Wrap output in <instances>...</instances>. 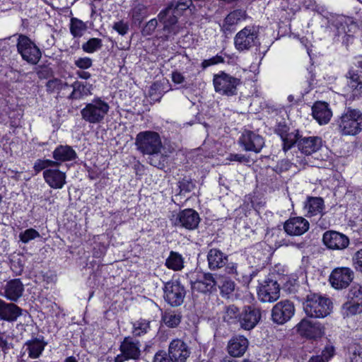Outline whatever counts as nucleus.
<instances>
[{
    "label": "nucleus",
    "instance_id": "obj_1",
    "mask_svg": "<svg viewBox=\"0 0 362 362\" xmlns=\"http://www.w3.org/2000/svg\"><path fill=\"white\" fill-rule=\"evenodd\" d=\"M178 13V9L171 5L162 10L158 15V21L163 25L158 37L161 40H173L174 37L183 29V23L177 19Z\"/></svg>",
    "mask_w": 362,
    "mask_h": 362
},
{
    "label": "nucleus",
    "instance_id": "obj_2",
    "mask_svg": "<svg viewBox=\"0 0 362 362\" xmlns=\"http://www.w3.org/2000/svg\"><path fill=\"white\" fill-rule=\"evenodd\" d=\"M134 145L138 151L143 155L158 156L163 149L160 135L155 131L146 130L138 133Z\"/></svg>",
    "mask_w": 362,
    "mask_h": 362
},
{
    "label": "nucleus",
    "instance_id": "obj_3",
    "mask_svg": "<svg viewBox=\"0 0 362 362\" xmlns=\"http://www.w3.org/2000/svg\"><path fill=\"white\" fill-rule=\"evenodd\" d=\"M332 308L333 304L329 298L316 293L308 295L303 303V310L307 317H327Z\"/></svg>",
    "mask_w": 362,
    "mask_h": 362
},
{
    "label": "nucleus",
    "instance_id": "obj_4",
    "mask_svg": "<svg viewBox=\"0 0 362 362\" xmlns=\"http://www.w3.org/2000/svg\"><path fill=\"white\" fill-rule=\"evenodd\" d=\"M339 128L342 134L356 135L362 129V112L348 107L339 120Z\"/></svg>",
    "mask_w": 362,
    "mask_h": 362
},
{
    "label": "nucleus",
    "instance_id": "obj_5",
    "mask_svg": "<svg viewBox=\"0 0 362 362\" xmlns=\"http://www.w3.org/2000/svg\"><path fill=\"white\" fill-rule=\"evenodd\" d=\"M192 290L194 292L207 293L217 286L221 289L223 296L225 293V286L226 285V277L223 274H215V277L211 274H203L198 279H190Z\"/></svg>",
    "mask_w": 362,
    "mask_h": 362
},
{
    "label": "nucleus",
    "instance_id": "obj_6",
    "mask_svg": "<svg viewBox=\"0 0 362 362\" xmlns=\"http://www.w3.org/2000/svg\"><path fill=\"white\" fill-rule=\"evenodd\" d=\"M15 36H18L16 47L22 59L31 64H37L42 57L40 48L25 35L16 34Z\"/></svg>",
    "mask_w": 362,
    "mask_h": 362
},
{
    "label": "nucleus",
    "instance_id": "obj_7",
    "mask_svg": "<svg viewBox=\"0 0 362 362\" xmlns=\"http://www.w3.org/2000/svg\"><path fill=\"white\" fill-rule=\"evenodd\" d=\"M110 109L108 103L100 98L93 99L81 110L82 118L92 124L99 123L103 120Z\"/></svg>",
    "mask_w": 362,
    "mask_h": 362
},
{
    "label": "nucleus",
    "instance_id": "obj_8",
    "mask_svg": "<svg viewBox=\"0 0 362 362\" xmlns=\"http://www.w3.org/2000/svg\"><path fill=\"white\" fill-rule=\"evenodd\" d=\"M259 299L262 302H274L280 296V286L276 279V274H270L257 288Z\"/></svg>",
    "mask_w": 362,
    "mask_h": 362
},
{
    "label": "nucleus",
    "instance_id": "obj_9",
    "mask_svg": "<svg viewBox=\"0 0 362 362\" xmlns=\"http://www.w3.org/2000/svg\"><path fill=\"white\" fill-rule=\"evenodd\" d=\"M140 342L132 337H125L121 341L118 354L114 362H124L129 360H138L141 356Z\"/></svg>",
    "mask_w": 362,
    "mask_h": 362
},
{
    "label": "nucleus",
    "instance_id": "obj_10",
    "mask_svg": "<svg viewBox=\"0 0 362 362\" xmlns=\"http://www.w3.org/2000/svg\"><path fill=\"white\" fill-rule=\"evenodd\" d=\"M297 333L308 340H317L325 335V327L318 322H313L308 318H303L296 326Z\"/></svg>",
    "mask_w": 362,
    "mask_h": 362
},
{
    "label": "nucleus",
    "instance_id": "obj_11",
    "mask_svg": "<svg viewBox=\"0 0 362 362\" xmlns=\"http://www.w3.org/2000/svg\"><path fill=\"white\" fill-rule=\"evenodd\" d=\"M234 44L237 49L243 51L253 46L260 45L257 31L254 27L247 26L239 31L235 38Z\"/></svg>",
    "mask_w": 362,
    "mask_h": 362
},
{
    "label": "nucleus",
    "instance_id": "obj_12",
    "mask_svg": "<svg viewBox=\"0 0 362 362\" xmlns=\"http://www.w3.org/2000/svg\"><path fill=\"white\" fill-rule=\"evenodd\" d=\"M172 221L175 226L192 230L198 227L200 218L195 210L186 209L174 215Z\"/></svg>",
    "mask_w": 362,
    "mask_h": 362
},
{
    "label": "nucleus",
    "instance_id": "obj_13",
    "mask_svg": "<svg viewBox=\"0 0 362 362\" xmlns=\"http://www.w3.org/2000/svg\"><path fill=\"white\" fill-rule=\"evenodd\" d=\"M163 292L165 301L173 306L181 305L186 293L184 286L178 281L166 282Z\"/></svg>",
    "mask_w": 362,
    "mask_h": 362
},
{
    "label": "nucleus",
    "instance_id": "obj_14",
    "mask_svg": "<svg viewBox=\"0 0 362 362\" xmlns=\"http://www.w3.org/2000/svg\"><path fill=\"white\" fill-rule=\"evenodd\" d=\"M354 272L348 267H339L334 269L329 278L332 286L336 289L347 288L353 281Z\"/></svg>",
    "mask_w": 362,
    "mask_h": 362
},
{
    "label": "nucleus",
    "instance_id": "obj_15",
    "mask_svg": "<svg viewBox=\"0 0 362 362\" xmlns=\"http://www.w3.org/2000/svg\"><path fill=\"white\" fill-rule=\"evenodd\" d=\"M239 144L247 151L259 153L264 145L262 136L250 130H245L238 140Z\"/></svg>",
    "mask_w": 362,
    "mask_h": 362
},
{
    "label": "nucleus",
    "instance_id": "obj_16",
    "mask_svg": "<svg viewBox=\"0 0 362 362\" xmlns=\"http://www.w3.org/2000/svg\"><path fill=\"white\" fill-rule=\"evenodd\" d=\"M324 245L330 250H344L349 246V238L336 230H327L322 236Z\"/></svg>",
    "mask_w": 362,
    "mask_h": 362
},
{
    "label": "nucleus",
    "instance_id": "obj_17",
    "mask_svg": "<svg viewBox=\"0 0 362 362\" xmlns=\"http://www.w3.org/2000/svg\"><path fill=\"white\" fill-rule=\"evenodd\" d=\"M191 354L187 344L182 339H173L168 346L169 357L173 362H186Z\"/></svg>",
    "mask_w": 362,
    "mask_h": 362
},
{
    "label": "nucleus",
    "instance_id": "obj_18",
    "mask_svg": "<svg viewBox=\"0 0 362 362\" xmlns=\"http://www.w3.org/2000/svg\"><path fill=\"white\" fill-rule=\"evenodd\" d=\"M234 228L242 236L250 237L254 233L255 230L250 225V220L246 214V206H240L235 211Z\"/></svg>",
    "mask_w": 362,
    "mask_h": 362
},
{
    "label": "nucleus",
    "instance_id": "obj_19",
    "mask_svg": "<svg viewBox=\"0 0 362 362\" xmlns=\"http://www.w3.org/2000/svg\"><path fill=\"white\" fill-rule=\"evenodd\" d=\"M309 222L301 216L290 218L287 220L284 228L285 232L290 235H301L308 230Z\"/></svg>",
    "mask_w": 362,
    "mask_h": 362
},
{
    "label": "nucleus",
    "instance_id": "obj_20",
    "mask_svg": "<svg viewBox=\"0 0 362 362\" xmlns=\"http://www.w3.org/2000/svg\"><path fill=\"white\" fill-rule=\"evenodd\" d=\"M45 182L52 189H62L66 184V175L64 172L55 168H49L43 171Z\"/></svg>",
    "mask_w": 362,
    "mask_h": 362
},
{
    "label": "nucleus",
    "instance_id": "obj_21",
    "mask_svg": "<svg viewBox=\"0 0 362 362\" xmlns=\"http://www.w3.org/2000/svg\"><path fill=\"white\" fill-rule=\"evenodd\" d=\"M47 343L44 340L43 337L41 338L35 337L28 340L23 345L21 353L23 355L25 352H28V356L30 358H38L43 351Z\"/></svg>",
    "mask_w": 362,
    "mask_h": 362
},
{
    "label": "nucleus",
    "instance_id": "obj_22",
    "mask_svg": "<svg viewBox=\"0 0 362 362\" xmlns=\"http://www.w3.org/2000/svg\"><path fill=\"white\" fill-rule=\"evenodd\" d=\"M2 296L11 301L18 300L24 292V285L19 279H11L4 286Z\"/></svg>",
    "mask_w": 362,
    "mask_h": 362
},
{
    "label": "nucleus",
    "instance_id": "obj_23",
    "mask_svg": "<svg viewBox=\"0 0 362 362\" xmlns=\"http://www.w3.org/2000/svg\"><path fill=\"white\" fill-rule=\"evenodd\" d=\"M328 23L331 29H333V31L335 32V37H339L340 36H342L343 42H345L344 38L346 39V41L348 42L349 38L353 37V35L348 33L350 32V30L349 29V24L347 21L344 17H333L328 21Z\"/></svg>",
    "mask_w": 362,
    "mask_h": 362
},
{
    "label": "nucleus",
    "instance_id": "obj_24",
    "mask_svg": "<svg viewBox=\"0 0 362 362\" xmlns=\"http://www.w3.org/2000/svg\"><path fill=\"white\" fill-rule=\"evenodd\" d=\"M54 161H57V168L62 163L72 161L77 157L76 152L73 148L68 145L58 146L52 153Z\"/></svg>",
    "mask_w": 362,
    "mask_h": 362
},
{
    "label": "nucleus",
    "instance_id": "obj_25",
    "mask_svg": "<svg viewBox=\"0 0 362 362\" xmlns=\"http://www.w3.org/2000/svg\"><path fill=\"white\" fill-rule=\"evenodd\" d=\"M349 86L352 89L362 88V56L356 59V67L351 68L346 75Z\"/></svg>",
    "mask_w": 362,
    "mask_h": 362
},
{
    "label": "nucleus",
    "instance_id": "obj_26",
    "mask_svg": "<svg viewBox=\"0 0 362 362\" xmlns=\"http://www.w3.org/2000/svg\"><path fill=\"white\" fill-rule=\"evenodd\" d=\"M312 115L320 124H327L332 117V111L326 102L317 101L312 107Z\"/></svg>",
    "mask_w": 362,
    "mask_h": 362
},
{
    "label": "nucleus",
    "instance_id": "obj_27",
    "mask_svg": "<svg viewBox=\"0 0 362 362\" xmlns=\"http://www.w3.org/2000/svg\"><path fill=\"white\" fill-rule=\"evenodd\" d=\"M248 346V341L243 336L231 339L228 343V353L231 357L238 358L244 354Z\"/></svg>",
    "mask_w": 362,
    "mask_h": 362
},
{
    "label": "nucleus",
    "instance_id": "obj_28",
    "mask_svg": "<svg viewBox=\"0 0 362 362\" xmlns=\"http://www.w3.org/2000/svg\"><path fill=\"white\" fill-rule=\"evenodd\" d=\"M322 141L319 136L302 137L298 141V149L305 155H310L320 149Z\"/></svg>",
    "mask_w": 362,
    "mask_h": 362
},
{
    "label": "nucleus",
    "instance_id": "obj_29",
    "mask_svg": "<svg viewBox=\"0 0 362 362\" xmlns=\"http://www.w3.org/2000/svg\"><path fill=\"white\" fill-rule=\"evenodd\" d=\"M295 308L293 303L289 300H284L276 303L272 310V317H292L294 315Z\"/></svg>",
    "mask_w": 362,
    "mask_h": 362
},
{
    "label": "nucleus",
    "instance_id": "obj_30",
    "mask_svg": "<svg viewBox=\"0 0 362 362\" xmlns=\"http://www.w3.org/2000/svg\"><path fill=\"white\" fill-rule=\"evenodd\" d=\"M305 209L307 210L308 214L310 216L317 214H323L324 209V200L321 197H308L307 201L305 202Z\"/></svg>",
    "mask_w": 362,
    "mask_h": 362
},
{
    "label": "nucleus",
    "instance_id": "obj_31",
    "mask_svg": "<svg viewBox=\"0 0 362 362\" xmlns=\"http://www.w3.org/2000/svg\"><path fill=\"white\" fill-rule=\"evenodd\" d=\"M73 90L69 95V98L72 100H79L85 96L91 95L92 85L84 83L80 81H75L72 83Z\"/></svg>",
    "mask_w": 362,
    "mask_h": 362
},
{
    "label": "nucleus",
    "instance_id": "obj_32",
    "mask_svg": "<svg viewBox=\"0 0 362 362\" xmlns=\"http://www.w3.org/2000/svg\"><path fill=\"white\" fill-rule=\"evenodd\" d=\"M209 266L211 269L221 268L225 265L226 259L223 253L217 249H211L207 255Z\"/></svg>",
    "mask_w": 362,
    "mask_h": 362
},
{
    "label": "nucleus",
    "instance_id": "obj_33",
    "mask_svg": "<svg viewBox=\"0 0 362 362\" xmlns=\"http://www.w3.org/2000/svg\"><path fill=\"white\" fill-rule=\"evenodd\" d=\"M88 27L83 21L73 17L70 19L69 30L70 33L74 38L81 37L86 31Z\"/></svg>",
    "mask_w": 362,
    "mask_h": 362
},
{
    "label": "nucleus",
    "instance_id": "obj_34",
    "mask_svg": "<svg viewBox=\"0 0 362 362\" xmlns=\"http://www.w3.org/2000/svg\"><path fill=\"white\" fill-rule=\"evenodd\" d=\"M165 266L173 271H180L184 267V258L180 253L171 251L165 260Z\"/></svg>",
    "mask_w": 362,
    "mask_h": 362
},
{
    "label": "nucleus",
    "instance_id": "obj_35",
    "mask_svg": "<svg viewBox=\"0 0 362 362\" xmlns=\"http://www.w3.org/2000/svg\"><path fill=\"white\" fill-rule=\"evenodd\" d=\"M22 315V310L16 305L0 300V317H19Z\"/></svg>",
    "mask_w": 362,
    "mask_h": 362
},
{
    "label": "nucleus",
    "instance_id": "obj_36",
    "mask_svg": "<svg viewBox=\"0 0 362 362\" xmlns=\"http://www.w3.org/2000/svg\"><path fill=\"white\" fill-rule=\"evenodd\" d=\"M361 313L362 304H360L359 302L348 300L341 306V314L346 317L359 315Z\"/></svg>",
    "mask_w": 362,
    "mask_h": 362
},
{
    "label": "nucleus",
    "instance_id": "obj_37",
    "mask_svg": "<svg viewBox=\"0 0 362 362\" xmlns=\"http://www.w3.org/2000/svg\"><path fill=\"white\" fill-rule=\"evenodd\" d=\"M300 139H302V136H300L298 130L291 133L288 132L286 136L281 139L283 141V150L286 152L291 149L296 144H297L298 146V141Z\"/></svg>",
    "mask_w": 362,
    "mask_h": 362
},
{
    "label": "nucleus",
    "instance_id": "obj_38",
    "mask_svg": "<svg viewBox=\"0 0 362 362\" xmlns=\"http://www.w3.org/2000/svg\"><path fill=\"white\" fill-rule=\"evenodd\" d=\"M103 47V41L100 38L92 37L87 42H84L81 48L83 51L88 54H93L100 50Z\"/></svg>",
    "mask_w": 362,
    "mask_h": 362
},
{
    "label": "nucleus",
    "instance_id": "obj_39",
    "mask_svg": "<svg viewBox=\"0 0 362 362\" xmlns=\"http://www.w3.org/2000/svg\"><path fill=\"white\" fill-rule=\"evenodd\" d=\"M149 328L150 322L146 319L140 318L139 320L133 323V335L140 337L146 334Z\"/></svg>",
    "mask_w": 362,
    "mask_h": 362
},
{
    "label": "nucleus",
    "instance_id": "obj_40",
    "mask_svg": "<svg viewBox=\"0 0 362 362\" xmlns=\"http://www.w3.org/2000/svg\"><path fill=\"white\" fill-rule=\"evenodd\" d=\"M132 16L135 23H140L148 16L147 7L141 4L136 5L132 10Z\"/></svg>",
    "mask_w": 362,
    "mask_h": 362
},
{
    "label": "nucleus",
    "instance_id": "obj_41",
    "mask_svg": "<svg viewBox=\"0 0 362 362\" xmlns=\"http://www.w3.org/2000/svg\"><path fill=\"white\" fill-rule=\"evenodd\" d=\"M214 86L216 93L221 95L226 94V74L222 72L221 75L214 77Z\"/></svg>",
    "mask_w": 362,
    "mask_h": 362
},
{
    "label": "nucleus",
    "instance_id": "obj_42",
    "mask_svg": "<svg viewBox=\"0 0 362 362\" xmlns=\"http://www.w3.org/2000/svg\"><path fill=\"white\" fill-rule=\"evenodd\" d=\"M247 18L246 11L243 9H236L228 14V26L239 23Z\"/></svg>",
    "mask_w": 362,
    "mask_h": 362
},
{
    "label": "nucleus",
    "instance_id": "obj_43",
    "mask_svg": "<svg viewBox=\"0 0 362 362\" xmlns=\"http://www.w3.org/2000/svg\"><path fill=\"white\" fill-rule=\"evenodd\" d=\"M349 352L351 362H362V342L350 345Z\"/></svg>",
    "mask_w": 362,
    "mask_h": 362
},
{
    "label": "nucleus",
    "instance_id": "obj_44",
    "mask_svg": "<svg viewBox=\"0 0 362 362\" xmlns=\"http://www.w3.org/2000/svg\"><path fill=\"white\" fill-rule=\"evenodd\" d=\"M57 161H54L49 159H37L33 166V169L36 174L40 173L41 170H45L52 167H56Z\"/></svg>",
    "mask_w": 362,
    "mask_h": 362
},
{
    "label": "nucleus",
    "instance_id": "obj_45",
    "mask_svg": "<svg viewBox=\"0 0 362 362\" xmlns=\"http://www.w3.org/2000/svg\"><path fill=\"white\" fill-rule=\"evenodd\" d=\"M347 298L348 300H351L354 302H359L360 304H362V285H353L349 290Z\"/></svg>",
    "mask_w": 362,
    "mask_h": 362
},
{
    "label": "nucleus",
    "instance_id": "obj_46",
    "mask_svg": "<svg viewBox=\"0 0 362 362\" xmlns=\"http://www.w3.org/2000/svg\"><path fill=\"white\" fill-rule=\"evenodd\" d=\"M248 199L250 200L252 208L257 213H259V210L265 206V199L260 194H256L255 192L254 194L250 196Z\"/></svg>",
    "mask_w": 362,
    "mask_h": 362
},
{
    "label": "nucleus",
    "instance_id": "obj_47",
    "mask_svg": "<svg viewBox=\"0 0 362 362\" xmlns=\"http://www.w3.org/2000/svg\"><path fill=\"white\" fill-rule=\"evenodd\" d=\"M40 236L39 232L34 228L26 229L19 234L20 240L23 243H28L30 240H35Z\"/></svg>",
    "mask_w": 362,
    "mask_h": 362
},
{
    "label": "nucleus",
    "instance_id": "obj_48",
    "mask_svg": "<svg viewBox=\"0 0 362 362\" xmlns=\"http://www.w3.org/2000/svg\"><path fill=\"white\" fill-rule=\"evenodd\" d=\"M68 85L62 80L54 78L47 81L46 87L49 92L55 93L64 89Z\"/></svg>",
    "mask_w": 362,
    "mask_h": 362
},
{
    "label": "nucleus",
    "instance_id": "obj_49",
    "mask_svg": "<svg viewBox=\"0 0 362 362\" xmlns=\"http://www.w3.org/2000/svg\"><path fill=\"white\" fill-rule=\"evenodd\" d=\"M277 173L270 169V172L267 173V178L265 179V184L271 189H274L279 188L280 186V181L277 177Z\"/></svg>",
    "mask_w": 362,
    "mask_h": 362
},
{
    "label": "nucleus",
    "instance_id": "obj_50",
    "mask_svg": "<svg viewBox=\"0 0 362 362\" xmlns=\"http://www.w3.org/2000/svg\"><path fill=\"white\" fill-rule=\"evenodd\" d=\"M241 84L238 78L230 76L228 74V96L237 94V87Z\"/></svg>",
    "mask_w": 362,
    "mask_h": 362
},
{
    "label": "nucleus",
    "instance_id": "obj_51",
    "mask_svg": "<svg viewBox=\"0 0 362 362\" xmlns=\"http://www.w3.org/2000/svg\"><path fill=\"white\" fill-rule=\"evenodd\" d=\"M291 166L292 163L289 160L282 159L277 163L274 168L271 169L279 175L281 173L288 170Z\"/></svg>",
    "mask_w": 362,
    "mask_h": 362
},
{
    "label": "nucleus",
    "instance_id": "obj_52",
    "mask_svg": "<svg viewBox=\"0 0 362 362\" xmlns=\"http://www.w3.org/2000/svg\"><path fill=\"white\" fill-rule=\"evenodd\" d=\"M75 66L82 70H86L89 69L93 65V60L90 57H78L74 61Z\"/></svg>",
    "mask_w": 362,
    "mask_h": 362
},
{
    "label": "nucleus",
    "instance_id": "obj_53",
    "mask_svg": "<svg viewBox=\"0 0 362 362\" xmlns=\"http://www.w3.org/2000/svg\"><path fill=\"white\" fill-rule=\"evenodd\" d=\"M240 327L246 330H250L253 329L257 323L259 322L261 318H239Z\"/></svg>",
    "mask_w": 362,
    "mask_h": 362
},
{
    "label": "nucleus",
    "instance_id": "obj_54",
    "mask_svg": "<svg viewBox=\"0 0 362 362\" xmlns=\"http://www.w3.org/2000/svg\"><path fill=\"white\" fill-rule=\"evenodd\" d=\"M242 308L244 313L243 317H262L261 310L253 305L243 306Z\"/></svg>",
    "mask_w": 362,
    "mask_h": 362
},
{
    "label": "nucleus",
    "instance_id": "obj_55",
    "mask_svg": "<svg viewBox=\"0 0 362 362\" xmlns=\"http://www.w3.org/2000/svg\"><path fill=\"white\" fill-rule=\"evenodd\" d=\"M290 128L286 124L285 121H281L277 122L276 124L274 132L280 136L281 139L282 137L286 136V133L289 131Z\"/></svg>",
    "mask_w": 362,
    "mask_h": 362
},
{
    "label": "nucleus",
    "instance_id": "obj_56",
    "mask_svg": "<svg viewBox=\"0 0 362 362\" xmlns=\"http://www.w3.org/2000/svg\"><path fill=\"white\" fill-rule=\"evenodd\" d=\"M158 25V21L156 18L150 20L144 26L142 30L144 35H151L155 31Z\"/></svg>",
    "mask_w": 362,
    "mask_h": 362
},
{
    "label": "nucleus",
    "instance_id": "obj_57",
    "mask_svg": "<svg viewBox=\"0 0 362 362\" xmlns=\"http://www.w3.org/2000/svg\"><path fill=\"white\" fill-rule=\"evenodd\" d=\"M152 362H173L171 357H169L168 353L167 354L164 350H158L154 355Z\"/></svg>",
    "mask_w": 362,
    "mask_h": 362
},
{
    "label": "nucleus",
    "instance_id": "obj_58",
    "mask_svg": "<svg viewBox=\"0 0 362 362\" xmlns=\"http://www.w3.org/2000/svg\"><path fill=\"white\" fill-rule=\"evenodd\" d=\"M223 62H224V58L222 56L217 54L216 56L213 57L210 59H204L202 63V66L204 69H206L208 66H210L211 65H215L218 63H223Z\"/></svg>",
    "mask_w": 362,
    "mask_h": 362
},
{
    "label": "nucleus",
    "instance_id": "obj_59",
    "mask_svg": "<svg viewBox=\"0 0 362 362\" xmlns=\"http://www.w3.org/2000/svg\"><path fill=\"white\" fill-rule=\"evenodd\" d=\"M228 160L229 161H235L240 163H245L249 162V158L239 153H230L228 156Z\"/></svg>",
    "mask_w": 362,
    "mask_h": 362
},
{
    "label": "nucleus",
    "instance_id": "obj_60",
    "mask_svg": "<svg viewBox=\"0 0 362 362\" xmlns=\"http://www.w3.org/2000/svg\"><path fill=\"white\" fill-rule=\"evenodd\" d=\"M113 29L115 30L119 35H124L127 34L129 30V26L126 23L123 21H119L114 23Z\"/></svg>",
    "mask_w": 362,
    "mask_h": 362
},
{
    "label": "nucleus",
    "instance_id": "obj_61",
    "mask_svg": "<svg viewBox=\"0 0 362 362\" xmlns=\"http://www.w3.org/2000/svg\"><path fill=\"white\" fill-rule=\"evenodd\" d=\"M334 354V348L332 346H327L322 350V354L319 355L327 362Z\"/></svg>",
    "mask_w": 362,
    "mask_h": 362
},
{
    "label": "nucleus",
    "instance_id": "obj_62",
    "mask_svg": "<svg viewBox=\"0 0 362 362\" xmlns=\"http://www.w3.org/2000/svg\"><path fill=\"white\" fill-rule=\"evenodd\" d=\"M161 320L170 328L177 327L181 322V318H161Z\"/></svg>",
    "mask_w": 362,
    "mask_h": 362
},
{
    "label": "nucleus",
    "instance_id": "obj_63",
    "mask_svg": "<svg viewBox=\"0 0 362 362\" xmlns=\"http://www.w3.org/2000/svg\"><path fill=\"white\" fill-rule=\"evenodd\" d=\"M259 271L257 269L252 271V273L249 274V276L242 275L241 279L237 278V280L240 282H242L244 285H248L252 279L257 276Z\"/></svg>",
    "mask_w": 362,
    "mask_h": 362
},
{
    "label": "nucleus",
    "instance_id": "obj_64",
    "mask_svg": "<svg viewBox=\"0 0 362 362\" xmlns=\"http://www.w3.org/2000/svg\"><path fill=\"white\" fill-rule=\"evenodd\" d=\"M356 268L362 272V249L357 251L354 257Z\"/></svg>",
    "mask_w": 362,
    "mask_h": 362
}]
</instances>
